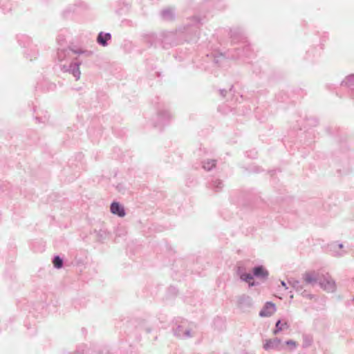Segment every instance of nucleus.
I'll list each match as a JSON object with an SVG mask.
<instances>
[{"label": "nucleus", "mask_w": 354, "mask_h": 354, "mask_svg": "<svg viewBox=\"0 0 354 354\" xmlns=\"http://www.w3.org/2000/svg\"><path fill=\"white\" fill-rule=\"evenodd\" d=\"M241 279L248 283L250 286L254 285L253 277L250 274H243L241 276Z\"/></svg>", "instance_id": "1a4fd4ad"}, {"label": "nucleus", "mask_w": 354, "mask_h": 354, "mask_svg": "<svg viewBox=\"0 0 354 354\" xmlns=\"http://www.w3.org/2000/svg\"><path fill=\"white\" fill-rule=\"evenodd\" d=\"M288 325L286 322H281L279 320L276 324V329L273 331L274 335L277 334L279 332L283 330L285 328H288Z\"/></svg>", "instance_id": "0eeeda50"}, {"label": "nucleus", "mask_w": 354, "mask_h": 354, "mask_svg": "<svg viewBox=\"0 0 354 354\" xmlns=\"http://www.w3.org/2000/svg\"><path fill=\"white\" fill-rule=\"evenodd\" d=\"M280 344H281V340L277 338H274L272 339H266L263 344V348L266 350H269L271 348L279 349Z\"/></svg>", "instance_id": "7ed1b4c3"}, {"label": "nucleus", "mask_w": 354, "mask_h": 354, "mask_svg": "<svg viewBox=\"0 0 354 354\" xmlns=\"http://www.w3.org/2000/svg\"><path fill=\"white\" fill-rule=\"evenodd\" d=\"M286 345L290 346L291 348H295L297 346V342L293 341V340H288V341L286 342Z\"/></svg>", "instance_id": "f8f14e48"}, {"label": "nucleus", "mask_w": 354, "mask_h": 354, "mask_svg": "<svg viewBox=\"0 0 354 354\" xmlns=\"http://www.w3.org/2000/svg\"><path fill=\"white\" fill-rule=\"evenodd\" d=\"M275 312V306L273 304L268 302L259 313L261 317H270Z\"/></svg>", "instance_id": "f03ea898"}, {"label": "nucleus", "mask_w": 354, "mask_h": 354, "mask_svg": "<svg viewBox=\"0 0 354 354\" xmlns=\"http://www.w3.org/2000/svg\"><path fill=\"white\" fill-rule=\"evenodd\" d=\"M54 266L60 268L62 266V260L59 257H56L53 260Z\"/></svg>", "instance_id": "9b49d317"}, {"label": "nucleus", "mask_w": 354, "mask_h": 354, "mask_svg": "<svg viewBox=\"0 0 354 354\" xmlns=\"http://www.w3.org/2000/svg\"><path fill=\"white\" fill-rule=\"evenodd\" d=\"M304 279L306 283H313V282L315 281V280H316L315 274L314 273H310V272L306 273L304 277Z\"/></svg>", "instance_id": "6e6552de"}, {"label": "nucleus", "mask_w": 354, "mask_h": 354, "mask_svg": "<svg viewBox=\"0 0 354 354\" xmlns=\"http://www.w3.org/2000/svg\"><path fill=\"white\" fill-rule=\"evenodd\" d=\"M111 211L113 214H117L120 217H123L125 215V212L122 206L118 203L113 202L111 205Z\"/></svg>", "instance_id": "20e7f679"}, {"label": "nucleus", "mask_w": 354, "mask_h": 354, "mask_svg": "<svg viewBox=\"0 0 354 354\" xmlns=\"http://www.w3.org/2000/svg\"><path fill=\"white\" fill-rule=\"evenodd\" d=\"M320 285L325 290L328 292H333L335 289V283L334 281L329 277L321 279Z\"/></svg>", "instance_id": "f257e3e1"}, {"label": "nucleus", "mask_w": 354, "mask_h": 354, "mask_svg": "<svg viewBox=\"0 0 354 354\" xmlns=\"http://www.w3.org/2000/svg\"><path fill=\"white\" fill-rule=\"evenodd\" d=\"M111 39V35L109 33L103 34L100 32L97 37V41L102 46L106 45V41Z\"/></svg>", "instance_id": "423d86ee"}, {"label": "nucleus", "mask_w": 354, "mask_h": 354, "mask_svg": "<svg viewBox=\"0 0 354 354\" xmlns=\"http://www.w3.org/2000/svg\"><path fill=\"white\" fill-rule=\"evenodd\" d=\"M253 272L254 276L261 278H266L268 274V271L262 266L254 268Z\"/></svg>", "instance_id": "39448f33"}, {"label": "nucleus", "mask_w": 354, "mask_h": 354, "mask_svg": "<svg viewBox=\"0 0 354 354\" xmlns=\"http://www.w3.org/2000/svg\"><path fill=\"white\" fill-rule=\"evenodd\" d=\"M216 166L214 160H208L204 163L203 167L207 170H210L212 168Z\"/></svg>", "instance_id": "9d476101"}]
</instances>
